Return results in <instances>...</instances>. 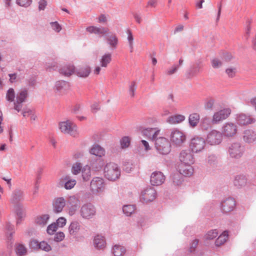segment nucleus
<instances>
[{"label": "nucleus", "mask_w": 256, "mask_h": 256, "mask_svg": "<svg viewBox=\"0 0 256 256\" xmlns=\"http://www.w3.org/2000/svg\"><path fill=\"white\" fill-rule=\"evenodd\" d=\"M228 152L231 157L238 158L242 156L244 148L240 143L236 142L230 146Z\"/></svg>", "instance_id": "12"}, {"label": "nucleus", "mask_w": 256, "mask_h": 256, "mask_svg": "<svg viewBox=\"0 0 256 256\" xmlns=\"http://www.w3.org/2000/svg\"><path fill=\"white\" fill-rule=\"evenodd\" d=\"M94 244L96 248L102 249L106 246V242L102 236L98 235L94 239Z\"/></svg>", "instance_id": "26"}, {"label": "nucleus", "mask_w": 256, "mask_h": 256, "mask_svg": "<svg viewBox=\"0 0 256 256\" xmlns=\"http://www.w3.org/2000/svg\"><path fill=\"white\" fill-rule=\"evenodd\" d=\"M108 42L110 46L116 48L118 44V40L115 34H111L107 38Z\"/></svg>", "instance_id": "41"}, {"label": "nucleus", "mask_w": 256, "mask_h": 256, "mask_svg": "<svg viewBox=\"0 0 256 256\" xmlns=\"http://www.w3.org/2000/svg\"><path fill=\"white\" fill-rule=\"evenodd\" d=\"M244 140L250 143L254 142L256 140V134L250 130H246L244 136Z\"/></svg>", "instance_id": "34"}, {"label": "nucleus", "mask_w": 256, "mask_h": 256, "mask_svg": "<svg viewBox=\"0 0 256 256\" xmlns=\"http://www.w3.org/2000/svg\"><path fill=\"white\" fill-rule=\"evenodd\" d=\"M75 72V68L72 65H66L60 69V72L64 76H69Z\"/></svg>", "instance_id": "27"}, {"label": "nucleus", "mask_w": 256, "mask_h": 256, "mask_svg": "<svg viewBox=\"0 0 256 256\" xmlns=\"http://www.w3.org/2000/svg\"><path fill=\"white\" fill-rule=\"evenodd\" d=\"M185 120V116L182 114H176L168 118L167 122L170 124H178L182 122Z\"/></svg>", "instance_id": "25"}, {"label": "nucleus", "mask_w": 256, "mask_h": 256, "mask_svg": "<svg viewBox=\"0 0 256 256\" xmlns=\"http://www.w3.org/2000/svg\"><path fill=\"white\" fill-rule=\"evenodd\" d=\"M86 30L90 34L104 35L108 34L109 30L106 28H98L92 26L88 27Z\"/></svg>", "instance_id": "20"}, {"label": "nucleus", "mask_w": 256, "mask_h": 256, "mask_svg": "<svg viewBox=\"0 0 256 256\" xmlns=\"http://www.w3.org/2000/svg\"><path fill=\"white\" fill-rule=\"evenodd\" d=\"M214 104V100H210L206 103L205 107L206 109L210 110L213 108Z\"/></svg>", "instance_id": "60"}, {"label": "nucleus", "mask_w": 256, "mask_h": 256, "mask_svg": "<svg viewBox=\"0 0 256 256\" xmlns=\"http://www.w3.org/2000/svg\"><path fill=\"white\" fill-rule=\"evenodd\" d=\"M58 226L56 222H54L49 225L47 228V232L50 234H53L56 230Z\"/></svg>", "instance_id": "51"}, {"label": "nucleus", "mask_w": 256, "mask_h": 256, "mask_svg": "<svg viewBox=\"0 0 256 256\" xmlns=\"http://www.w3.org/2000/svg\"><path fill=\"white\" fill-rule=\"evenodd\" d=\"M64 236H65L63 232H58L54 236V240L56 242H61L64 239Z\"/></svg>", "instance_id": "56"}, {"label": "nucleus", "mask_w": 256, "mask_h": 256, "mask_svg": "<svg viewBox=\"0 0 256 256\" xmlns=\"http://www.w3.org/2000/svg\"><path fill=\"white\" fill-rule=\"evenodd\" d=\"M222 140V134L216 130L210 131L208 134L206 141L210 145L218 144Z\"/></svg>", "instance_id": "11"}, {"label": "nucleus", "mask_w": 256, "mask_h": 256, "mask_svg": "<svg viewBox=\"0 0 256 256\" xmlns=\"http://www.w3.org/2000/svg\"><path fill=\"white\" fill-rule=\"evenodd\" d=\"M58 127L60 132L64 134H68L74 137H78L80 135L77 126L70 120L60 122Z\"/></svg>", "instance_id": "1"}, {"label": "nucleus", "mask_w": 256, "mask_h": 256, "mask_svg": "<svg viewBox=\"0 0 256 256\" xmlns=\"http://www.w3.org/2000/svg\"><path fill=\"white\" fill-rule=\"evenodd\" d=\"M30 246L32 248L38 250L40 248V242L36 240H32L30 243Z\"/></svg>", "instance_id": "55"}, {"label": "nucleus", "mask_w": 256, "mask_h": 256, "mask_svg": "<svg viewBox=\"0 0 256 256\" xmlns=\"http://www.w3.org/2000/svg\"><path fill=\"white\" fill-rule=\"evenodd\" d=\"M33 110L30 108H26L22 112V115L24 117L30 116Z\"/></svg>", "instance_id": "62"}, {"label": "nucleus", "mask_w": 256, "mask_h": 256, "mask_svg": "<svg viewBox=\"0 0 256 256\" xmlns=\"http://www.w3.org/2000/svg\"><path fill=\"white\" fill-rule=\"evenodd\" d=\"M14 212L16 216V224H18L25 217L24 210L21 204H16L14 206Z\"/></svg>", "instance_id": "19"}, {"label": "nucleus", "mask_w": 256, "mask_h": 256, "mask_svg": "<svg viewBox=\"0 0 256 256\" xmlns=\"http://www.w3.org/2000/svg\"><path fill=\"white\" fill-rule=\"evenodd\" d=\"M38 4L40 10H44L46 5V0H40Z\"/></svg>", "instance_id": "64"}, {"label": "nucleus", "mask_w": 256, "mask_h": 256, "mask_svg": "<svg viewBox=\"0 0 256 256\" xmlns=\"http://www.w3.org/2000/svg\"><path fill=\"white\" fill-rule=\"evenodd\" d=\"M188 121L190 125L194 127L200 121V116L196 113H194L190 115L188 118Z\"/></svg>", "instance_id": "36"}, {"label": "nucleus", "mask_w": 256, "mask_h": 256, "mask_svg": "<svg viewBox=\"0 0 256 256\" xmlns=\"http://www.w3.org/2000/svg\"><path fill=\"white\" fill-rule=\"evenodd\" d=\"M49 218L50 216L48 214L42 215L37 217L36 222L40 226H44L47 224Z\"/></svg>", "instance_id": "37"}, {"label": "nucleus", "mask_w": 256, "mask_h": 256, "mask_svg": "<svg viewBox=\"0 0 256 256\" xmlns=\"http://www.w3.org/2000/svg\"><path fill=\"white\" fill-rule=\"evenodd\" d=\"M15 251L18 256H24L27 253V249L26 246L21 244H16Z\"/></svg>", "instance_id": "32"}, {"label": "nucleus", "mask_w": 256, "mask_h": 256, "mask_svg": "<svg viewBox=\"0 0 256 256\" xmlns=\"http://www.w3.org/2000/svg\"><path fill=\"white\" fill-rule=\"evenodd\" d=\"M178 168L180 174L186 176H191L193 173V169L190 164H181Z\"/></svg>", "instance_id": "21"}, {"label": "nucleus", "mask_w": 256, "mask_h": 256, "mask_svg": "<svg viewBox=\"0 0 256 256\" xmlns=\"http://www.w3.org/2000/svg\"><path fill=\"white\" fill-rule=\"evenodd\" d=\"M66 202L64 198L62 197L54 198L52 204L54 212L56 213L62 212L66 206Z\"/></svg>", "instance_id": "16"}, {"label": "nucleus", "mask_w": 256, "mask_h": 256, "mask_svg": "<svg viewBox=\"0 0 256 256\" xmlns=\"http://www.w3.org/2000/svg\"><path fill=\"white\" fill-rule=\"evenodd\" d=\"M100 110V106L98 103H94L91 106V110L92 112L96 113Z\"/></svg>", "instance_id": "59"}, {"label": "nucleus", "mask_w": 256, "mask_h": 256, "mask_svg": "<svg viewBox=\"0 0 256 256\" xmlns=\"http://www.w3.org/2000/svg\"><path fill=\"white\" fill-rule=\"evenodd\" d=\"M105 182L103 178L100 177L94 178L90 182V187L94 192H102L105 188Z\"/></svg>", "instance_id": "10"}, {"label": "nucleus", "mask_w": 256, "mask_h": 256, "mask_svg": "<svg viewBox=\"0 0 256 256\" xmlns=\"http://www.w3.org/2000/svg\"><path fill=\"white\" fill-rule=\"evenodd\" d=\"M180 160L182 164H192L194 162V158L190 150H182L180 154Z\"/></svg>", "instance_id": "15"}, {"label": "nucleus", "mask_w": 256, "mask_h": 256, "mask_svg": "<svg viewBox=\"0 0 256 256\" xmlns=\"http://www.w3.org/2000/svg\"><path fill=\"white\" fill-rule=\"evenodd\" d=\"M104 176L110 180H116L120 175V171L118 166L112 162L106 164L104 167Z\"/></svg>", "instance_id": "2"}, {"label": "nucleus", "mask_w": 256, "mask_h": 256, "mask_svg": "<svg viewBox=\"0 0 256 256\" xmlns=\"http://www.w3.org/2000/svg\"><path fill=\"white\" fill-rule=\"evenodd\" d=\"M76 184V181L74 180H70L66 182L64 184V188L66 190L72 189Z\"/></svg>", "instance_id": "54"}, {"label": "nucleus", "mask_w": 256, "mask_h": 256, "mask_svg": "<svg viewBox=\"0 0 256 256\" xmlns=\"http://www.w3.org/2000/svg\"><path fill=\"white\" fill-rule=\"evenodd\" d=\"M178 66H173L171 68L168 70L166 72V74L168 75H172L175 73L178 69Z\"/></svg>", "instance_id": "58"}, {"label": "nucleus", "mask_w": 256, "mask_h": 256, "mask_svg": "<svg viewBox=\"0 0 256 256\" xmlns=\"http://www.w3.org/2000/svg\"><path fill=\"white\" fill-rule=\"evenodd\" d=\"M170 138L173 144L180 146L186 141V136L183 132L174 129L171 131Z\"/></svg>", "instance_id": "4"}, {"label": "nucleus", "mask_w": 256, "mask_h": 256, "mask_svg": "<svg viewBox=\"0 0 256 256\" xmlns=\"http://www.w3.org/2000/svg\"><path fill=\"white\" fill-rule=\"evenodd\" d=\"M90 72V68L88 66H82L78 68L76 71V75L81 78H86Z\"/></svg>", "instance_id": "24"}, {"label": "nucleus", "mask_w": 256, "mask_h": 256, "mask_svg": "<svg viewBox=\"0 0 256 256\" xmlns=\"http://www.w3.org/2000/svg\"><path fill=\"white\" fill-rule=\"evenodd\" d=\"M165 179V176L162 172L156 171L152 174L150 182L153 186H160L164 182Z\"/></svg>", "instance_id": "13"}, {"label": "nucleus", "mask_w": 256, "mask_h": 256, "mask_svg": "<svg viewBox=\"0 0 256 256\" xmlns=\"http://www.w3.org/2000/svg\"><path fill=\"white\" fill-rule=\"evenodd\" d=\"M156 196V190L153 188L149 186L142 192L140 199L142 202L147 204L154 201Z\"/></svg>", "instance_id": "5"}, {"label": "nucleus", "mask_w": 256, "mask_h": 256, "mask_svg": "<svg viewBox=\"0 0 256 256\" xmlns=\"http://www.w3.org/2000/svg\"><path fill=\"white\" fill-rule=\"evenodd\" d=\"M112 61V54H106L102 56L100 62L102 67L106 68Z\"/></svg>", "instance_id": "29"}, {"label": "nucleus", "mask_w": 256, "mask_h": 256, "mask_svg": "<svg viewBox=\"0 0 256 256\" xmlns=\"http://www.w3.org/2000/svg\"><path fill=\"white\" fill-rule=\"evenodd\" d=\"M236 121L240 125H246L251 124L253 120L243 114H240L236 116Z\"/></svg>", "instance_id": "23"}, {"label": "nucleus", "mask_w": 256, "mask_h": 256, "mask_svg": "<svg viewBox=\"0 0 256 256\" xmlns=\"http://www.w3.org/2000/svg\"><path fill=\"white\" fill-rule=\"evenodd\" d=\"M80 230V225L76 222H72L68 227V232L70 234L76 236L78 234Z\"/></svg>", "instance_id": "28"}, {"label": "nucleus", "mask_w": 256, "mask_h": 256, "mask_svg": "<svg viewBox=\"0 0 256 256\" xmlns=\"http://www.w3.org/2000/svg\"><path fill=\"white\" fill-rule=\"evenodd\" d=\"M15 97V94L14 89L10 88L6 95V100L10 102H12Z\"/></svg>", "instance_id": "49"}, {"label": "nucleus", "mask_w": 256, "mask_h": 256, "mask_svg": "<svg viewBox=\"0 0 256 256\" xmlns=\"http://www.w3.org/2000/svg\"><path fill=\"white\" fill-rule=\"evenodd\" d=\"M218 235V232L216 230H210L205 235V238L206 240H212Z\"/></svg>", "instance_id": "46"}, {"label": "nucleus", "mask_w": 256, "mask_h": 256, "mask_svg": "<svg viewBox=\"0 0 256 256\" xmlns=\"http://www.w3.org/2000/svg\"><path fill=\"white\" fill-rule=\"evenodd\" d=\"M231 110L229 108H224L216 112L212 119V122L213 124H216L226 119L230 115Z\"/></svg>", "instance_id": "6"}, {"label": "nucleus", "mask_w": 256, "mask_h": 256, "mask_svg": "<svg viewBox=\"0 0 256 256\" xmlns=\"http://www.w3.org/2000/svg\"><path fill=\"white\" fill-rule=\"evenodd\" d=\"M96 214L94 207L91 204H85L82 207L81 215L85 218H90Z\"/></svg>", "instance_id": "14"}, {"label": "nucleus", "mask_w": 256, "mask_h": 256, "mask_svg": "<svg viewBox=\"0 0 256 256\" xmlns=\"http://www.w3.org/2000/svg\"><path fill=\"white\" fill-rule=\"evenodd\" d=\"M246 179L242 176H237L234 180V184L237 187H241L246 184Z\"/></svg>", "instance_id": "38"}, {"label": "nucleus", "mask_w": 256, "mask_h": 256, "mask_svg": "<svg viewBox=\"0 0 256 256\" xmlns=\"http://www.w3.org/2000/svg\"><path fill=\"white\" fill-rule=\"evenodd\" d=\"M238 128L236 125L232 122H226L222 128V134L226 137L234 136L236 134Z\"/></svg>", "instance_id": "7"}, {"label": "nucleus", "mask_w": 256, "mask_h": 256, "mask_svg": "<svg viewBox=\"0 0 256 256\" xmlns=\"http://www.w3.org/2000/svg\"><path fill=\"white\" fill-rule=\"evenodd\" d=\"M232 58V56L230 54L226 52L224 54L222 58V60L228 62Z\"/></svg>", "instance_id": "63"}, {"label": "nucleus", "mask_w": 256, "mask_h": 256, "mask_svg": "<svg viewBox=\"0 0 256 256\" xmlns=\"http://www.w3.org/2000/svg\"><path fill=\"white\" fill-rule=\"evenodd\" d=\"M143 134L152 140H156L160 134V130L158 128H148L142 131Z\"/></svg>", "instance_id": "17"}, {"label": "nucleus", "mask_w": 256, "mask_h": 256, "mask_svg": "<svg viewBox=\"0 0 256 256\" xmlns=\"http://www.w3.org/2000/svg\"><path fill=\"white\" fill-rule=\"evenodd\" d=\"M24 192L20 190H15L12 194V201L14 203H16L23 199Z\"/></svg>", "instance_id": "35"}, {"label": "nucleus", "mask_w": 256, "mask_h": 256, "mask_svg": "<svg viewBox=\"0 0 256 256\" xmlns=\"http://www.w3.org/2000/svg\"><path fill=\"white\" fill-rule=\"evenodd\" d=\"M126 252V248L120 245H115L112 250V252L114 256H122Z\"/></svg>", "instance_id": "30"}, {"label": "nucleus", "mask_w": 256, "mask_h": 256, "mask_svg": "<svg viewBox=\"0 0 256 256\" xmlns=\"http://www.w3.org/2000/svg\"><path fill=\"white\" fill-rule=\"evenodd\" d=\"M31 2V0H16V4L21 6H28Z\"/></svg>", "instance_id": "53"}, {"label": "nucleus", "mask_w": 256, "mask_h": 256, "mask_svg": "<svg viewBox=\"0 0 256 256\" xmlns=\"http://www.w3.org/2000/svg\"><path fill=\"white\" fill-rule=\"evenodd\" d=\"M70 202H74V204L72 206V208H70L69 214L72 215L74 214L77 208L79 206L80 203L78 200L74 197H71L70 199Z\"/></svg>", "instance_id": "39"}, {"label": "nucleus", "mask_w": 256, "mask_h": 256, "mask_svg": "<svg viewBox=\"0 0 256 256\" xmlns=\"http://www.w3.org/2000/svg\"><path fill=\"white\" fill-rule=\"evenodd\" d=\"M28 91L26 89L21 90L18 92L16 100L14 102V109L19 112L22 108V103L24 102L28 97Z\"/></svg>", "instance_id": "9"}, {"label": "nucleus", "mask_w": 256, "mask_h": 256, "mask_svg": "<svg viewBox=\"0 0 256 256\" xmlns=\"http://www.w3.org/2000/svg\"><path fill=\"white\" fill-rule=\"evenodd\" d=\"M235 206V200L232 198H228L222 204V210L226 212L232 211L234 209Z\"/></svg>", "instance_id": "18"}, {"label": "nucleus", "mask_w": 256, "mask_h": 256, "mask_svg": "<svg viewBox=\"0 0 256 256\" xmlns=\"http://www.w3.org/2000/svg\"><path fill=\"white\" fill-rule=\"evenodd\" d=\"M51 26L52 28L57 32H60L61 30L60 26L57 22H52Z\"/></svg>", "instance_id": "61"}, {"label": "nucleus", "mask_w": 256, "mask_h": 256, "mask_svg": "<svg viewBox=\"0 0 256 256\" xmlns=\"http://www.w3.org/2000/svg\"><path fill=\"white\" fill-rule=\"evenodd\" d=\"M55 87L56 90L60 91L68 89L69 88V85L66 82L58 81L56 82Z\"/></svg>", "instance_id": "40"}, {"label": "nucleus", "mask_w": 256, "mask_h": 256, "mask_svg": "<svg viewBox=\"0 0 256 256\" xmlns=\"http://www.w3.org/2000/svg\"><path fill=\"white\" fill-rule=\"evenodd\" d=\"M82 164L80 162H76L73 164L72 168V172L74 175H77L82 172Z\"/></svg>", "instance_id": "42"}, {"label": "nucleus", "mask_w": 256, "mask_h": 256, "mask_svg": "<svg viewBox=\"0 0 256 256\" xmlns=\"http://www.w3.org/2000/svg\"><path fill=\"white\" fill-rule=\"evenodd\" d=\"M90 152L98 157H102L105 154L104 148L98 144L92 146L90 150Z\"/></svg>", "instance_id": "22"}, {"label": "nucleus", "mask_w": 256, "mask_h": 256, "mask_svg": "<svg viewBox=\"0 0 256 256\" xmlns=\"http://www.w3.org/2000/svg\"><path fill=\"white\" fill-rule=\"evenodd\" d=\"M228 232L224 231L219 237L216 240L215 242L216 246H220L224 244L228 238Z\"/></svg>", "instance_id": "31"}, {"label": "nucleus", "mask_w": 256, "mask_h": 256, "mask_svg": "<svg viewBox=\"0 0 256 256\" xmlns=\"http://www.w3.org/2000/svg\"><path fill=\"white\" fill-rule=\"evenodd\" d=\"M154 142L155 148L160 154H167L170 152L171 146L167 138L159 137Z\"/></svg>", "instance_id": "3"}, {"label": "nucleus", "mask_w": 256, "mask_h": 256, "mask_svg": "<svg viewBox=\"0 0 256 256\" xmlns=\"http://www.w3.org/2000/svg\"><path fill=\"white\" fill-rule=\"evenodd\" d=\"M39 249L46 252H49L52 250V248L46 242L42 241L40 242Z\"/></svg>", "instance_id": "47"}, {"label": "nucleus", "mask_w": 256, "mask_h": 256, "mask_svg": "<svg viewBox=\"0 0 256 256\" xmlns=\"http://www.w3.org/2000/svg\"><path fill=\"white\" fill-rule=\"evenodd\" d=\"M206 146V142L202 138L196 137L192 139L190 147L192 150L198 152L203 150Z\"/></svg>", "instance_id": "8"}, {"label": "nucleus", "mask_w": 256, "mask_h": 256, "mask_svg": "<svg viewBox=\"0 0 256 256\" xmlns=\"http://www.w3.org/2000/svg\"><path fill=\"white\" fill-rule=\"evenodd\" d=\"M126 32L128 34V41L129 46L131 49V52H132L133 50V42H134L133 36L132 34L131 31L129 30H127Z\"/></svg>", "instance_id": "50"}, {"label": "nucleus", "mask_w": 256, "mask_h": 256, "mask_svg": "<svg viewBox=\"0 0 256 256\" xmlns=\"http://www.w3.org/2000/svg\"><path fill=\"white\" fill-rule=\"evenodd\" d=\"M82 179L84 181L88 180L91 177L90 168L88 165H86L82 168Z\"/></svg>", "instance_id": "33"}, {"label": "nucleus", "mask_w": 256, "mask_h": 256, "mask_svg": "<svg viewBox=\"0 0 256 256\" xmlns=\"http://www.w3.org/2000/svg\"><path fill=\"white\" fill-rule=\"evenodd\" d=\"M236 69L235 68H228L226 70V73L230 77H234L236 73Z\"/></svg>", "instance_id": "57"}, {"label": "nucleus", "mask_w": 256, "mask_h": 256, "mask_svg": "<svg viewBox=\"0 0 256 256\" xmlns=\"http://www.w3.org/2000/svg\"><path fill=\"white\" fill-rule=\"evenodd\" d=\"M121 146L122 148L128 147L130 144V138L128 136L124 137L120 140Z\"/></svg>", "instance_id": "48"}, {"label": "nucleus", "mask_w": 256, "mask_h": 256, "mask_svg": "<svg viewBox=\"0 0 256 256\" xmlns=\"http://www.w3.org/2000/svg\"><path fill=\"white\" fill-rule=\"evenodd\" d=\"M135 210V208L132 205H126L123 207V212L128 216H130L132 214Z\"/></svg>", "instance_id": "43"}, {"label": "nucleus", "mask_w": 256, "mask_h": 256, "mask_svg": "<svg viewBox=\"0 0 256 256\" xmlns=\"http://www.w3.org/2000/svg\"><path fill=\"white\" fill-rule=\"evenodd\" d=\"M180 174H175L172 176V184L174 186H180L182 184V179Z\"/></svg>", "instance_id": "45"}, {"label": "nucleus", "mask_w": 256, "mask_h": 256, "mask_svg": "<svg viewBox=\"0 0 256 256\" xmlns=\"http://www.w3.org/2000/svg\"><path fill=\"white\" fill-rule=\"evenodd\" d=\"M66 223V220L64 217L59 218L56 222L58 227L63 228Z\"/></svg>", "instance_id": "52"}, {"label": "nucleus", "mask_w": 256, "mask_h": 256, "mask_svg": "<svg viewBox=\"0 0 256 256\" xmlns=\"http://www.w3.org/2000/svg\"><path fill=\"white\" fill-rule=\"evenodd\" d=\"M212 65L213 68H218L222 66V60L218 58H213L212 61Z\"/></svg>", "instance_id": "44"}]
</instances>
